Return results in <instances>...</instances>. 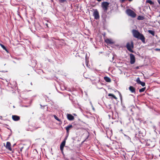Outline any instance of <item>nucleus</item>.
I'll return each instance as SVG.
<instances>
[{"instance_id":"f257e3e1","label":"nucleus","mask_w":160,"mask_h":160,"mask_svg":"<svg viewBox=\"0 0 160 160\" xmlns=\"http://www.w3.org/2000/svg\"><path fill=\"white\" fill-rule=\"evenodd\" d=\"M132 33L133 36L137 38L140 39L143 42H145V38L144 36L140 33L138 31L136 30H133Z\"/></svg>"},{"instance_id":"f03ea898","label":"nucleus","mask_w":160,"mask_h":160,"mask_svg":"<svg viewBox=\"0 0 160 160\" xmlns=\"http://www.w3.org/2000/svg\"><path fill=\"white\" fill-rule=\"evenodd\" d=\"M126 13L129 16L132 18H134L136 17V14L132 10L128 9L126 11Z\"/></svg>"},{"instance_id":"7ed1b4c3","label":"nucleus","mask_w":160,"mask_h":160,"mask_svg":"<svg viewBox=\"0 0 160 160\" xmlns=\"http://www.w3.org/2000/svg\"><path fill=\"white\" fill-rule=\"evenodd\" d=\"M126 47L128 50L132 52H133V51L132 49L133 48V44L132 42H128L126 45Z\"/></svg>"},{"instance_id":"20e7f679","label":"nucleus","mask_w":160,"mask_h":160,"mask_svg":"<svg viewBox=\"0 0 160 160\" xmlns=\"http://www.w3.org/2000/svg\"><path fill=\"white\" fill-rule=\"evenodd\" d=\"M109 3L107 2H104L102 4V6L103 9L105 11H106L108 7Z\"/></svg>"},{"instance_id":"39448f33","label":"nucleus","mask_w":160,"mask_h":160,"mask_svg":"<svg viewBox=\"0 0 160 160\" xmlns=\"http://www.w3.org/2000/svg\"><path fill=\"white\" fill-rule=\"evenodd\" d=\"M93 15L95 19H97L99 18V13L97 9L94 10Z\"/></svg>"},{"instance_id":"423d86ee","label":"nucleus","mask_w":160,"mask_h":160,"mask_svg":"<svg viewBox=\"0 0 160 160\" xmlns=\"http://www.w3.org/2000/svg\"><path fill=\"white\" fill-rule=\"evenodd\" d=\"M130 63L131 64H133L135 62V58L134 55L132 54L130 55Z\"/></svg>"},{"instance_id":"0eeeda50","label":"nucleus","mask_w":160,"mask_h":160,"mask_svg":"<svg viewBox=\"0 0 160 160\" xmlns=\"http://www.w3.org/2000/svg\"><path fill=\"white\" fill-rule=\"evenodd\" d=\"M11 143L9 142H7L6 148L7 149L9 150L10 151H12V150L11 147Z\"/></svg>"},{"instance_id":"6e6552de","label":"nucleus","mask_w":160,"mask_h":160,"mask_svg":"<svg viewBox=\"0 0 160 160\" xmlns=\"http://www.w3.org/2000/svg\"><path fill=\"white\" fill-rule=\"evenodd\" d=\"M12 119L14 121H18L20 119L19 116L16 115H13L12 116Z\"/></svg>"},{"instance_id":"1a4fd4ad","label":"nucleus","mask_w":160,"mask_h":160,"mask_svg":"<svg viewBox=\"0 0 160 160\" xmlns=\"http://www.w3.org/2000/svg\"><path fill=\"white\" fill-rule=\"evenodd\" d=\"M105 42L108 44H113L114 43V42L112 40L109 39H105Z\"/></svg>"},{"instance_id":"9d476101","label":"nucleus","mask_w":160,"mask_h":160,"mask_svg":"<svg viewBox=\"0 0 160 160\" xmlns=\"http://www.w3.org/2000/svg\"><path fill=\"white\" fill-rule=\"evenodd\" d=\"M67 116L68 119L69 120L72 121L74 119V117L71 114H68Z\"/></svg>"},{"instance_id":"9b49d317","label":"nucleus","mask_w":160,"mask_h":160,"mask_svg":"<svg viewBox=\"0 0 160 160\" xmlns=\"http://www.w3.org/2000/svg\"><path fill=\"white\" fill-rule=\"evenodd\" d=\"M129 89L131 92L135 93V88L134 87L130 86L129 87Z\"/></svg>"},{"instance_id":"f8f14e48","label":"nucleus","mask_w":160,"mask_h":160,"mask_svg":"<svg viewBox=\"0 0 160 160\" xmlns=\"http://www.w3.org/2000/svg\"><path fill=\"white\" fill-rule=\"evenodd\" d=\"M72 125H69L68 126L65 127L67 131V132H68L70 128H72Z\"/></svg>"},{"instance_id":"ddd939ff","label":"nucleus","mask_w":160,"mask_h":160,"mask_svg":"<svg viewBox=\"0 0 160 160\" xmlns=\"http://www.w3.org/2000/svg\"><path fill=\"white\" fill-rule=\"evenodd\" d=\"M104 78L105 81L107 82H110L111 81L110 78L107 77H105Z\"/></svg>"},{"instance_id":"4468645a","label":"nucleus","mask_w":160,"mask_h":160,"mask_svg":"<svg viewBox=\"0 0 160 160\" xmlns=\"http://www.w3.org/2000/svg\"><path fill=\"white\" fill-rule=\"evenodd\" d=\"M148 32L149 33H150L153 36H154L155 32L154 31L151 30H149L148 31Z\"/></svg>"},{"instance_id":"2eb2a0df","label":"nucleus","mask_w":160,"mask_h":160,"mask_svg":"<svg viewBox=\"0 0 160 160\" xmlns=\"http://www.w3.org/2000/svg\"><path fill=\"white\" fill-rule=\"evenodd\" d=\"M146 3H149L151 5H152L154 4V3L152 1L150 0H147L146 1Z\"/></svg>"},{"instance_id":"dca6fc26","label":"nucleus","mask_w":160,"mask_h":160,"mask_svg":"<svg viewBox=\"0 0 160 160\" xmlns=\"http://www.w3.org/2000/svg\"><path fill=\"white\" fill-rule=\"evenodd\" d=\"M66 141H63L61 143L60 146L64 147L65 145Z\"/></svg>"},{"instance_id":"f3484780","label":"nucleus","mask_w":160,"mask_h":160,"mask_svg":"<svg viewBox=\"0 0 160 160\" xmlns=\"http://www.w3.org/2000/svg\"><path fill=\"white\" fill-rule=\"evenodd\" d=\"M108 96H112L113 98H114L115 99H117V98L115 97V96L114 95H113L112 94L109 93L108 94Z\"/></svg>"},{"instance_id":"a211bd4d","label":"nucleus","mask_w":160,"mask_h":160,"mask_svg":"<svg viewBox=\"0 0 160 160\" xmlns=\"http://www.w3.org/2000/svg\"><path fill=\"white\" fill-rule=\"evenodd\" d=\"M0 45L1 46V47H2V48L4 50H5L6 51H7V49H6V47H5V46L4 45L2 44H0Z\"/></svg>"},{"instance_id":"6ab92c4d","label":"nucleus","mask_w":160,"mask_h":160,"mask_svg":"<svg viewBox=\"0 0 160 160\" xmlns=\"http://www.w3.org/2000/svg\"><path fill=\"white\" fill-rule=\"evenodd\" d=\"M138 19L139 20H142L144 19V17L141 16H139L138 17Z\"/></svg>"},{"instance_id":"aec40b11","label":"nucleus","mask_w":160,"mask_h":160,"mask_svg":"<svg viewBox=\"0 0 160 160\" xmlns=\"http://www.w3.org/2000/svg\"><path fill=\"white\" fill-rule=\"evenodd\" d=\"M145 89H146L145 88H142L140 89L139 90V91L140 92H143L145 90Z\"/></svg>"},{"instance_id":"412c9836","label":"nucleus","mask_w":160,"mask_h":160,"mask_svg":"<svg viewBox=\"0 0 160 160\" xmlns=\"http://www.w3.org/2000/svg\"><path fill=\"white\" fill-rule=\"evenodd\" d=\"M136 82L137 83L139 84L141 81H140L139 78H138L136 79Z\"/></svg>"},{"instance_id":"4be33fe9","label":"nucleus","mask_w":160,"mask_h":160,"mask_svg":"<svg viewBox=\"0 0 160 160\" xmlns=\"http://www.w3.org/2000/svg\"><path fill=\"white\" fill-rule=\"evenodd\" d=\"M139 84L141 85L143 87L145 85V83L142 82H141Z\"/></svg>"},{"instance_id":"5701e85b","label":"nucleus","mask_w":160,"mask_h":160,"mask_svg":"<svg viewBox=\"0 0 160 160\" xmlns=\"http://www.w3.org/2000/svg\"><path fill=\"white\" fill-rule=\"evenodd\" d=\"M53 116H54V118L56 120H57L58 121H60L59 119L56 116V115H54Z\"/></svg>"},{"instance_id":"b1692460","label":"nucleus","mask_w":160,"mask_h":160,"mask_svg":"<svg viewBox=\"0 0 160 160\" xmlns=\"http://www.w3.org/2000/svg\"><path fill=\"white\" fill-rule=\"evenodd\" d=\"M60 2L61 3L64 2L66 1L65 0H59Z\"/></svg>"},{"instance_id":"393cba45","label":"nucleus","mask_w":160,"mask_h":160,"mask_svg":"<svg viewBox=\"0 0 160 160\" xmlns=\"http://www.w3.org/2000/svg\"><path fill=\"white\" fill-rule=\"evenodd\" d=\"M63 148H64V147H62L61 146H60V150L62 151V152H63Z\"/></svg>"},{"instance_id":"a878e982","label":"nucleus","mask_w":160,"mask_h":160,"mask_svg":"<svg viewBox=\"0 0 160 160\" xmlns=\"http://www.w3.org/2000/svg\"><path fill=\"white\" fill-rule=\"evenodd\" d=\"M90 103H91V105L92 106V108L93 110H94V108L93 107V106L92 105V103H91V102H90Z\"/></svg>"},{"instance_id":"bb28decb","label":"nucleus","mask_w":160,"mask_h":160,"mask_svg":"<svg viewBox=\"0 0 160 160\" xmlns=\"http://www.w3.org/2000/svg\"><path fill=\"white\" fill-rule=\"evenodd\" d=\"M87 57V54H86V63H87V60H86Z\"/></svg>"},{"instance_id":"cd10ccee","label":"nucleus","mask_w":160,"mask_h":160,"mask_svg":"<svg viewBox=\"0 0 160 160\" xmlns=\"http://www.w3.org/2000/svg\"><path fill=\"white\" fill-rule=\"evenodd\" d=\"M155 50L156 51H159L160 50V49L156 48Z\"/></svg>"},{"instance_id":"c85d7f7f","label":"nucleus","mask_w":160,"mask_h":160,"mask_svg":"<svg viewBox=\"0 0 160 160\" xmlns=\"http://www.w3.org/2000/svg\"><path fill=\"white\" fill-rule=\"evenodd\" d=\"M158 2L160 5V0H158Z\"/></svg>"},{"instance_id":"c756f323","label":"nucleus","mask_w":160,"mask_h":160,"mask_svg":"<svg viewBox=\"0 0 160 160\" xmlns=\"http://www.w3.org/2000/svg\"><path fill=\"white\" fill-rule=\"evenodd\" d=\"M67 139V137H66V138L64 139V141H66Z\"/></svg>"},{"instance_id":"7c9ffc66","label":"nucleus","mask_w":160,"mask_h":160,"mask_svg":"<svg viewBox=\"0 0 160 160\" xmlns=\"http://www.w3.org/2000/svg\"><path fill=\"white\" fill-rule=\"evenodd\" d=\"M119 95H120V98H122V95H121V93H120Z\"/></svg>"},{"instance_id":"2f4dec72","label":"nucleus","mask_w":160,"mask_h":160,"mask_svg":"<svg viewBox=\"0 0 160 160\" xmlns=\"http://www.w3.org/2000/svg\"><path fill=\"white\" fill-rule=\"evenodd\" d=\"M16 145V143H15L13 145V147H14L15 145Z\"/></svg>"},{"instance_id":"473e14b6","label":"nucleus","mask_w":160,"mask_h":160,"mask_svg":"<svg viewBox=\"0 0 160 160\" xmlns=\"http://www.w3.org/2000/svg\"><path fill=\"white\" fill-rule=\"evenodd\" d=\"M23 148V147H22V148H21L20 149L21 151H22V149Z\"/></svg>"},{"instance_id":"72a5a7b5","label":"nucleus","mask_w":160,"mask_h":160,"mask_svg":"<svg viewBox=\"0 0 160 160\" xmlns=\"http://www.w3.org/2000/svg\"><path fill=\"white\" fill-rule=\"evenodd\" d=\"M98 1H99V2H100V0H97Z\"/></svg>"},{"instance_id":"f704fd0d","label":"nucleus","mask_w":160,"mask_h":160,"mask_svg":"<svg viewBox=\"0 0 160 160\" xmlns=\"http://www.w3.org/2000/svg\"><path fill=\"white\" fill-rule=\"evenodd\" d=\"M129 1H132V0H129Z\"/></svg>"},{"instance_id":"c9c22d12","label":"nucleus","mask_w":160,"mask_h":160,"mask_svg":"<svg viewBox=\"0 0 160 160\" xmlns=\"http://www.w3.org/2000/svg\"><path fill=\"white\" fill-rule=\"evenodd\" d=\"M138 68V67H137V68Z\"/></svg>"},{"instance_id":"e433bc0d","label":"nucleus","mask_w":160,"mask_h":160,"mask_svg":"<svg viewBox=\"0 0 160 160\" xmlns=\"http://www.w3.org/2000/svg\"><path fill=\"white\" fill-rule=\"evenodd\" d=\"M31 84L32 85V83L31 82Z\"/></svg>"},{"instance_id":"4c0bfd02","label":"nucleus","mask_w":160,"mask_h":160,"mask_svg":"<svg viewBox=\"0 0 160 160\" xmlns=\"http://www.w3.org/2000/svg\"><path fill=\"white\" fill-rule=\"evenodd\" d=\"M81 160H82V159H81Z\"/></svg>"}]
</instances>
